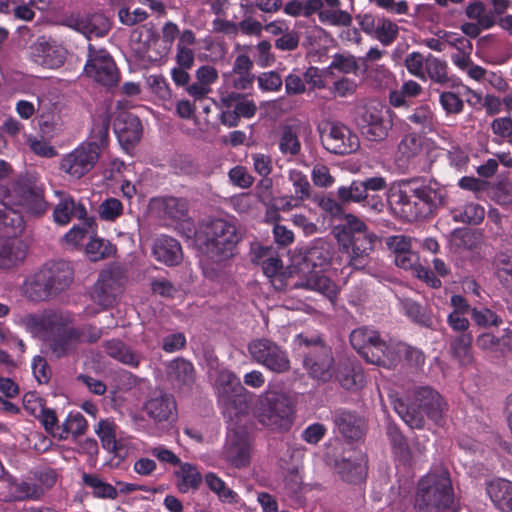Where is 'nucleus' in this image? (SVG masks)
<instances>
[{
	"instance_id": "f257e3e1",
	"label": "nucleus",
	"mask_w": 512,
	"mask_h": 512,
	"mask_svg": "<svg viewBox=\"0 0 512 512\" xmlns=\"http://www.w3.org/2000/svg\"><path fill=\"white\" fill-rule=\"evenodd\" d=\"M446 187L434 178L418 177L402 180L392 188L389 205L399 218L406 222L424 220L437 214L446 205Z\"/></svg>"
},
{
	"instance_id": "f03ea898",
	"label": "nucleus",
	"mask_w": 512,
	"mask_h": 512,
	"mask_svg": "<svg viewBox=\"0 0 512 512\" xmlns=\"http://www.w3.org/2000/svg\"><path fill=\"white\" fill-rule=\"evenodd\" d=\"M446 187L434 178L418 177L402 180L392 188L389 205L399 218L406 222L424 220L437 214L446 205Z\"/></svg>"
},
{
	"instance_id": "7ed1b4c3",
	"label": "nucleus",
	"mask_w": 512,
	"mask_h": 512,
	"mask_svg": "<svg viewBox=\"0 0 512 512\" xmlns=\"http://www.w3.org/2000/svg\"><path fill=\"white\" fill-rule=\"evenodd\" d=\"M242 235L235 221L221 217H211L203 221L196 232V242L202 255L209 261L203 268L206 277L215 278L214 265H224L238 253Z\"/></svg>"
},
{
	"instance_id": "20e7f679",
	"label": "nucleus",
	"mask_w": 512,
	"mask_h": 512,
	"mask_svg": "<svg viewBox=\"0 0 512 512\" xmlns=\"http://www.w3.org/2000/svg\"><path fill=\"white\" fill-rule=\"evenodd\" d=\"M394 411L411 429H422L425 417L434 424L443 420L446 403L438 391L430 386H416L411 391L390 396Z\"/></svg>"
},
{
	"instance_id": "39448f33",
	"label": "nucleus",
	"mask_w": 512,
	"mask_h": 512,
	"mask_svg": "<svg viewBox=\"0 0 512 512\" xmlns=\"http://www.w3.org/2000/svg\"><path fill=\"white\" fill-rule=\"evenodd\" d=\"M344 223L334 227L339 251L345 254L346 265L353 270H362L370 262V253L374 248L376 235L367 225L353 214H345Z\"/></svg>"
},
{
	"instance_id": "423d86ee",
	"label": "nucleus",
	"mask_w": 512,
	"mask_h": 512,
	"mask_svg": "<svg viewBox=\"0 0 512 512\" xmlns=\"http://www.w3.org/2000/svg\"><path fill=\"white\" fill-rule=\"evenodd\" d=\"M69 323L70 319L57 311H48L32 318V325L44 333L45 342L57 359L74 353L83 342L84 329Z\"/></svg>"
},
{
	"instance_id": "0eeeda50",
	"label": "nucleus",
	"mask_w": 512,
	"mask_h": 512,
	"mask_svg": "<svg viewBox=\"0 0 512 512\" xmlns=\"http://www.w3.org/2000/svg\"><path fill=\"white\" fill-rule=\"evenodd\" d=\"M293 344L310 379L324 384L334 377L336 361L333 349L321 334L298 333Z\"/></svg>"
},
{
	"instance_id": "6e6552de",
	"label": "nucleus",
	"mask_w": 512,
	"mask_h": 512,
	"mask_svg": "<svg viewBox=\"0 0 512 512\" xmlns=\"http://www.w3.org/2000/svg\"><path fill=\"white\" fill-rule=\"evenodd\" d=\"M454 491L449 473L428 472L417 484L414 499L415 512H442L452 507Z\"/></svg>"
},
{
	"instance_id": "1a4fd4ad",
	"label": "nucleus",
	"mask_w": 512,
	"mask_h": 512,
	"mask_svg": "<svg viewBox=\"0 0 512 512\" xmlns=\"http://www.w3.org/2000/svg\"><path fill=\"white\" fill-rule=\"evenodd\" d=\"M255 415L264 427L272 431L287 432L293 425L295 410L286 394L268 392L260 396Z\"/></svg>"
},
{
	"instance_id": "9d476101",
	"label": "nucleus",
	"mask_w": 512,
	"mask_h": 512,
	"mask_svg": "<svg viewBox=\"0 0 512 512\" xmlns=\"http://www.w3.org/2000/svg\"><path fill=\"white\" fill-rule=\"evenodd\" d=\"M11 197L14 205L34 218L41 217L48 209L44 185L36 174L28 171L18 175L12 182Z\"/></svg>"
},
{
	"instance_id": "9b49d317",
	"label": "nucleus",
	"mask_w": 512,
	"mask_h": 512,
	"mask_svg": "<svg viewBox=\"0 0 512 512\" xmlns=\"http://www.w3.org/2000/svg\"><path fill=\"white\" fill-rule=\"evenodd\" d=\"M302 263L309 270L326 271L330 266L338 268H350L346 265L345 254L336 255L335 245L325 238H316L309 244L300 248Z\"/></svg>"
},
{
	"instance_id": "f8f14e48",
	"label": "nucleus",
	"mask_w": 512,
	"mask_h": 512,
	"mask_svg": "<svg viewBox=\"0 0 512 512\" xmlns=\"http://www.w3.org/2000/svg\"><path fill=\"white\" fill-rule=\"evenodd\" d=\"M83 72L88 78L108 89L116 87L120 79L119 70L111 54L105 48H97L90 43Z\"/></svg>"
},
{
	"instance_id": "ddd939ff",
	"label": "nucleus",
	"mask_w": 512,
	"mask_h": 512,
	"mask_svg": "<svg viewBox=\"0 0 512 512\" xmlns=\"http://www.w3.org/2000/svg\"><path fill=\"white\" fill-rule=\"evenodd\" d=\"M247 350L253 362L273 373H286L291 368L287 351L269 338L252 339Z\"/></svg>"
},
{
	"instance_id": "4468645a",
	"label": "nucleus",
	"mask_w": 512,
	"mask_h": 512,
	"mask_svg": "<svg viewBox=\"0 0 512 512\" xmlns=\"http://www.w3.org/2000/svg\"><path fill=\"white\" fill-rule=\"evenodd\" d=\"M388 112V109L384 110L373 105L358 108L354 120L361 135L375 142L386 139L392 128Z\"/></svg>"
},
{
	"instance_id": "2eb2a0df",
	"label": "nucleus",
	"mask_w": 512,
	"mask_h": 512,
	"mask_svg": "<svg viewBox=\"0 0 512 512\" xmlns=\"http://www.w3.org/2000/svg\"><path fill=\"white\" fill-rule=\"evenodd\" d=\"M99 155L100 149L94 143H81L61 160L60 168L79 179L94 168Z\"/></svg>"
},
{
	"instance_id": "dca6fc26",
	"label": "nucleus",
	"mask_w": 512,
	"mask_h": 512,
	"mask_svg": "<svg viewBox=\"0 0 512 512\" xmlns=\"http://www.w3.org/2000/svg\"><path fill=\"white\" fill-rule=\"evenodd\" d=\"M113 130L121 147L134 148L141 140L143 127L141 120L128 111H120L113 122Z\"/></svg>"
},
{
	"instance_id": "f3484780",
	"label": "nucleus",
	"mask_w": 512,
	"mask_h": 512,
	"mask_svg": "<svg viewBox=\"0 0 512 512\" xmlns=\"http://www.w3.org/2000/svg\"><path fill=\"white\" fill-rule=\"evenodd\" d=\"M334 468L339 477L348 484H361L367 478V459L361 451H351L335 460Z\"/></svg>"
},
{
	"instance_id": "a211bd4d",
	"label": "nucleus",
	"mask_w": 512,
	"mask_h": 512,
	"mask_svg": "<svg viewBox=\"0 0 512 512\" xmlns=\"http://www.w3.org/2000/svg\"><path fill=\"white\" fill-rule=\"evenodd\" d=\"M327 151L335 155H346L355 152L359 146L358 137L350 129L339 122L331 124L329 133L322 139Z\"/></svg>"
},
{
	"instance_id": "6ab92c4d",
	"label": "nucleus",
	"mask_w": 512,
	"mask_h": 512,
	"mask_svg": "<svg viewBox=\"0 0 512 512\" xmlns=\"http://www.w3.org/2000/svg\"><path fill=\"white\" fill-rule=\"evenodd\" d=\"M119 293V280L111 271H102L93 286L91 298L95 303L102 307V309L106 310L117 303Z\"/></svg>"
},
{
	"instance_id": "aec40b11",
	"label": "nucleus",
	"mask_w": 512,
	"mask_h": 512,
	"mask_svg": "<svg viewBox=\"0 0 512 512\" xmlns=\"http://www.w3.org/2000/svg\"><path fill=\"white\" fill-rule=\"evenodd\" d=\"M49 286H51L52 297H55L65 291L73 281L74 270L70 263L65 260H54L45 263L42 266Z\"/></svg>"
},
{
	"instance_id": "412c9836",
	"label": "nucleus",
	"mask_w": 512,
	"mask_h": 512,
	"mask_svg": "<svg viewBox=\"0 0 512 512\" xmlns=\"http://www.w3.org/2000/svg\"><path fill=\"white\" fill-rule=\"evenodd\" d=\"M71 27L85 36L88 40L92 37L101 38L106 36L110 29L111 23L108 17L103 13L94 12L87 13L83 16L72 18Z\"/></svg>"
},
{
	"instance_id": "4be33fe9",
	"label": "nucleus",
	"mask_w": 512,
	"mask_h": 512,
	"mask_svg": "<svg viewBox=\"0 0 512 512\" xmlns=\"http://www.w3.org/2000/svg\"><path fill=\"white\" fill-rule=\"evenodd\" d=\"M152 255L156 261L168 266L179 265L183 260V251L180 242L169 235H158L152 245Z\"/></svg>"
},
{
	"instance_id": "5701e85b",
	"label": "nucleus",
	"mask_w": 512,
	"mask_h": 512,
	"mask_svg": "<svg viewBox=\"0 0 512 512\" xmlns=\"http://www.w3.org/2000/svg\"><path fill=\"white\" fill-rule=\"evenodd\" d=\"M144 410L155 423L171 424L177 419V405L171 394L160 393L144 404Z\"/></svg>"
},
{
	"instance_id": "b1692460",
	"label": "nucleus",
	"mask_w": 512,
	"mask_h": 512,
	"mask_svg": "<svg viewBox=\"0 0 512 512\" xmlns=\"http://www.w3.org/2000/svg\"><path fill=\"white\" fill-rule=\"evenodd\" d=\"M399 346L400 341H387L379 335L366 362L388 369L395 368L399 364Z\"/></svg>"
},
{
	"instance_id": "393cba45",
	"label": "nucleus",
	"mask_w": 512,
	"mask_h": 512,
	"mask_svg": "<svg viewBox=\"0 0 512 512\" xmlns=\"http://www.w3.org/2000/svg\"><path fill=\"white\" fill-rule=\"evenodd\" d=\"M337 194L344 203H362L363 207H368L374 212H381L384 207L381 196L367 198L361 179L353 180L348 186H340Z\"/></svg>"
},
{
	"instance_id": "a878e982",
	"label": "nucleus",
	"mask_w": 512,
	"mask_h": 512,
	"mask_svg": "<svg viewBox=\"0 0 512 512\" xmlns=\"http://www.w3.org/2000/svg\"><path fill=\"white\" fill-rule=\"evenodd\" d=\"M334 423L348 442L358 441L364 434V420L356 412L339 409L334 414Z\"/></svg>"
},
{
	"instance_id": "bb28decb",
	"label": "nucleus",
	"mask_w": 512,
	"mask_h": 512,
	"mask_svg": "<svg viewBox=\"0 0 512 512\" xmlns=\"http://www.w3.org/2000/svg\"><path fill=\"white\" fill-rule=\"evenodd\" d=\"M252 397L244 388L242 391L233 392L224 396L218 402L222 414L228 422H233L240 416L247 415L250 409Z\"/></svg>"
},
{
	"instance_id": "cd10ccee",
	"label": "nucleus",
	"mask_w": 512,
	"mask_h": 512,
	"mask_svg": "<svg viewBox=\"0 0 512 512\" xmlns=\"http://www.w3.org/2000/svg\"><path fill=\"white\" fill-rule=\"evenodd\" d=\"M386 436L389 440L396 463L403 466L410 465L412 452L408 444V440L395 422L387 421Z\"/></svg>"
},
{
	"instance_id": "c85d7f7f",
	"label": "nucleus",
	"mask_w": 512,
	"mask_h": 512,
	"mask_svg": "<svg viewBox=\"0 0 512 512\" xmlns=\"http://www.w3.org/2000/svg\"><path fill=\"white\" fill-rule=\"evenodd\" d=\"M486 493L500 512H512V481L494 478L486 483Z\"/></svg>"
},
{
	"instance_id": "c756f323",
	"label": "nucleus",
	"mask_w": 512,
	"mask_h": 512,
	"mask_svg": "<svg viewBox=\"0 0 512 512\" xmlns=\"http://www.w3.org/2000/svg\"><path fill=\"white\" fill-rule=\"evenodd\" d=\"M102 347L106 355L117 362L131 368H137L140 365L141 356L121 339L105 340Z\"/></svg>"
},
{
	"instance_id": "7c9ffc66",
	"label": "nucleus",
	"mask_w": 512,
	"mask_h": 512,
	"mask_svg": "<svg viewBox=\"0 0 512 512\" xmlns=\"http://www.w3.org/2000/svg\"><path fill=\"white\" fill-rule=\"evenodd\" d=\"M476 346L481 350L505 354L512 351V330L504 329L500 335L483 332L476 337Z\"/></svg>"
},
{
	"instance_id": "2f4dec72",
	"label": "nucleus",
	"mask_w": 512,
	"mask_h": 512,
	"mask_svg": "<svg viewBox=\"0 0 512 512\" xmlns=\"http://www.w3.org/2000/svg\"><path fill=\"white\" fill-rule=\"evenodd\" d=\"M167 375L177 386L190 388L195 380V369L192 362L177 357L167 365Z\"/></svg>"
},
{
	"instance_id": "473e14b6",
	"label": "nucleus",
	"mask_w": 512,
	"mask_h": 512,
	"mask_svg": "<svg viewBox=\"0 0 512 512\" xmlns=\"http://www.w3.org/2000/svg\"><path fill=\"white\" fill-rule=\"evenodd\" d=\"M153 206L164 217L174 221L183 220L188 214L186 200L174 196H161L152 199Z\"/></svg>"
},
{
	"instance_id": "72a5a7b5",
	"label": "nucleus",
	"mask_w": 512,
	"mask_h": 512,
	"mask_svg": "<svg viewBox=\"0 0 512 512\" xmlns=\"http://www.w3.org/2000/svg\"><path fill=\"white\" fill-rule=\"evenodd\" d=\"M174 476L180 493H187L189 490L197 491L204 479L198 467L190 462H183L174 472Z\"/></svg>"
},
{
	"instance_id": "f704fd0d",
	"label": "nucleus",
	"mask_w": 512,
	"mask_h": 512,
	"mask_svg": "<svg viewBox=\"0 0 512 512\" xmlns=\"http://www.w3.org/2000/svg\"><path fill=\"white\" fill-rule=\"evenodd\" d=\"M26 257V248L22 241L7 239L0 242V268L9 269L22 262Z\"/></svg>"
},
{
	"instance_id": "c9c22d12",
	"label": "nucleus",
	"mask_w": 512,
	"mask_h": 512,
	"mask_svg": "<svg viewBox=\"0 0 512 512\" xmlns=\"http://www.w3.org/2000/svg\"><path fill=\"white\" fill-rule=\"evenodd\" d=\"M46 277L41 267L25 281V293L31 301L41 302L52 298L51 286Z\"/></svg>"
},
{
	"instance_id": "e433bc0d",
	"label": "nucleus",
	"mask_w": 512,
	"mask_h": 512,
	"mask_svg": "<svg viewBox=\"0 0 512 512\" xmlns=\"http://www.w3.org/2000/svg\"><path fill=\"white\" fill-rule=\"evenodd\" d=\"M380 333L368 327L354 329L349 336L353 349L366 361Z\"/></svg>"
},
{
	"instance_id": "4c0bfd02",
	"label": "nucleus",
	"mask_w": 512,
	"mask_h": 512,
	"mask_svg": "<svg viewBox=\"0 0 512 512\" xmlns=\"http://www.w3.org/2000/svg\"><path fill=\"white\" fill-rule=\"evenodd\" d=\"M323 272L320 270H309L302 286L307 290L319 292L327 298L333 299L337 295L336 285Z\"/></svg>"
},
{
	"instance_id": "58836bf2",
	"label": "nucleus",
	"mask_w": 512,
	"mask_h": 512,
	"mask_svg": "<svg viewBox=\"0 0 512 512\" xmlns=\"http://www.w3.org/2000/svg\"><path fill=\"white\" fill-rule=\"evenodd\" d=\"M334 376L336 377L339 385L348 391H355L360 389L364 383V375L359 367H355L351 363H344L335 370Z\"/></svg>"
},
{
	"instance_id": "ea45409f",
	"label": "nucleus",
	"mask_w": 512,
	"mask_h": 512,
	"mask_svg": "<svg viewBox=\"0 0 512 512\" xmlns=\"http://www.w3.org/2000/svg\"><path fill=\"white\" fill-rule=\"evenodd\" d=\"M226 461L234 468H244L250 463V451L247 441L243 438L233 439L225 452Z\"/></svg>"
},
{
	"instance_id": "a19ab883",
	"label": "nucleus",
	"mask_w": 512,
	"mask_h": 512,
	"mask_svg": "<svg viewBox=\"0 0 512 512\" xmlns=\"http://www.w3.org/2000/svg\"><path fill=\"white\" fill-rule=\"evenodd\" d=\"M402 309L404 314L414 323L430 328L433 325V319L429 310L421 303L406 298L402 302Z\"/></svg>"
},
{
	"instance_id": "79ce46f5",
	"label": "nucleus",
	"mask_w": 512,
	"mask_h": 512,
	"mask_svg": "<svg viewBox=\"0 0 512 512\" xmlns=\"http://www.w3.org/2000/svg\"><path fill=\"white\" fill-rule=\"evenodd\" d=\"M215 390L217 401H219L228 394L244 390V386L241 384L235 373L228 369H222L217 373L215 379Z\"/></svg>"
},
{
	"instance_id": "37998d69",
	"label": "nucleus",
	"mask_w": 512,
	"mask_h": 512,
	"mask_svg": "<svg viewBox=\"0 0 512 512\" xmlns=\"http://www.w3.org/2000/svg\"><path fill=\"white\" fill-rule=\"evenodd\" d=\"M110 116L108 114L99 115L92 120L90 135L85 143H94L100 150L108 145Z\"/></svg>"
},
{
	"instance_id": "c03bdc74",
	"label": "nucleus",
	"mask_w": 512,
	"mask_h": 512,
	"mask_svg": "<svg viewBox=\"0 0 512 512\" xmlns=\"http://www.w3.org/2000/svg\"><path fill=\"white\" fill-rule=\"evenodd\" d=\"M82 480L85 486L92 489V494L96 498L116 499L118 490L111 484L103 481L95 474L83 473Z\"/></svg>"
},
{
	"instance_id": "a18cd8bd",
	"label": "nucleus",
	"mask_w": 512,
	"mask_h": 512,
	"mask_svg": "<svg viewBox=\"0 0 512 512\" xmlns=\"http://www.w3.org/2000/svg\"><path fill=\"white\" fill-rule=\"evenodd\" d=\"M495 278L512 295V253H501L495 261Z\"/></svg>"
},
{
	"instance_id": "49530a36",
	"label": "nucleus",
	"mask_w": 512,
	"mask_h": 512,
	"mask_svg": "<svg viewBox=\"0 0 512 512\" xmlns=\"http://www.w3.org/2000/svg\"><path fill=\"white\" fill-rule=\"evenodd\" d=\"M278 147L279 151L283 155L295 156L300 153L301 143L298 137L297 130L294 126H283L279 137Z\"/></svg>"
},
{
	"instance_id": "de8ad7c7",
	"label": "nucleus",
	"mask_w": 512,
	"mask_h": 512,
	"mask_svg": "<svg viewBox=\"0 0 512 512\" xmlns=\"http://www.w3.org/2000/svg\"><path fill=\"white\" fill-rule=\"evenodd\" d=\"M433 112L429 105L422 104L406 116V120L422 133L433 130Z\"/></svg>"
},
{
	"instance_id": "09e8293b",
	"label": "nucleus",
	"mask_w": 512,
	"mask_h": 512,
	"mask_svg": "<svg viewBox=\"0 0 512 512\" xmlns=\"http://www.w3.org/2000/svg\"><path fill=\"white\" fill-rule=\"evenodd\" d=\"M207 487L217 495L221 502L232 503L238 496L235 491L230 489L225 481L221 479L216 473L208 472L204 476Z\"/></svg>"
},
{
	"instance_id": "8fccbe9b",
	"label": "nucleus",
	"mask_w": 512,
	"mask_h": 512,
	"mask_svg": "<svg viewBox=\"0 0 512 512\" xmlns=\"http://www.w3.org/2000/svg\"><path fill=\"white\" fill-rule=\"evenodd\" d=\"M95 432L101 441L103 449L113 452L115 456H119L114 423L107 419L100 420Z\"/></svg>"
},
{
	"instance_id": "3c124183",
	"label": "nucleus",
	"mask_w": 512,
	"mask_h": 512,
	"mask_svg": "<svg viewBox=\"0 0 512 512\" xmlns=\"http://www.w3.org/2000/svg\"><path fill=\"white\" fill-rule=\"evenodd\" d=\"M330 68H335L342 74L357 75L358 71L362 68L360 61L348 52L335 53L330 62Z\"/></svg>"
},
{
	"instance_id": "603ef678",
	"label": "nucleus",
	"mask_w": 512,
	"mask_h": 512,
	"mask_svg": "<svg viewBox=\"0 0 512 512\" xmlns=\"http://www.w3.org/2000/svg\"><path fill=\"white\" fill-rule=\"evenodd\" d=\"M471 320L479 328H489L491 326L499 327L503 323V319L495 311L484 307H473Z\"/></svg>"
},
{
	"instance_id": "864d4df0",
	"label": "nucleus",
	"mask_w": 512,
	"mask_h": 512,
	"mask_svg": "<svg viewBox=\"0 0 512 512\" xmlns=\"http://www.w3.org/2000/svg\"><path fill=\"white\" fill-rule=\"evenodd\" d=\"M425 70L435 83L445 84L448 81L446 61L434 57L430 53L425 59Z\"/></svg>"
},
{
	"instance_id": "5fc2aeb1",
	"label": "nucleus",
	"mask_w": 512,
	"mask_h": 512,
	"mask_svg": "<svg viewBox=\"0 0 512 512\" xmlns=\"http://www.w3.org/2000/svg\"><path fill=\"white\" fill-rule=\"evenodd\" d=\"M0 226L10 228L12 230L11 234L15 236L22 232L25 224L19 212L0 202Z\"/></svg>"
},
{
	"instance_id": "6e6d98bb",
	"label": "nucleus",
	"mask_w": 512,
	"mask_h": 512,
	"mask_svg": "<svg viewBox=\"0 0 512 512\" xmlns=\"http://www.w3.org/2000/svg\"><path fill=\"white\" fill-rule=\"evenodd\" d=\"M74 198L63 194L53 209V220L59 225H67L73 217Z\"/></svg>"
},
{
	"instance_id": "4d7b16f0",
	"label": "nucleus",
	"mask_w": 512,
	"mask_h": 512,
	"mask_svg": "<svg viewBox=\"0 0 512 512\" xmlns=\"http://www.w3.org/2000/svg\"><path fill=\"white\" fill-rule=\"evenodd\" d=\"M32 480L35 486L41 489L42 496L51 489L57 481V473L51 467H37L31 470Z\"/></svg>"
},
{
	"instance_id": "13d9d810",
	"label": "nucleus",
	"mask_w": 512,
	"mask_h": 512,
	"mask_svg": "<svg viewBox=\"0 0 512 512\" xmlns=\"http://www.w3.org/2000/svg\"><path fill=\"white\" fill-rule=\"evenodd\" d=\"M112 244L96 236L91 237L90 241L86 244V254L88 258L93 261H99L108 257L112 252Z\"/></svg>"
},
{
	"instance_id": "bf43d9fd",
	"label": "nucleus",
	"mask_w": 512,
	"mask_h": 512,
	"mask_svg": "<svg viewBox=\"0 0 512 512\" xmlns=\"http://www.w3.org/2000/svg\"><path fill=\"white\" fill-rule=\"evenodd\" d=\"M399 28L397 24L383 17L378 19L375 29L376 39L384 46L390 45L398 36Z\"/></svg>"
},
{
	"instance_id": "052dcab7",
	"label": "nucleus",
	"mask_w": 512,
	"mask_h": 512,
	"mask_svg": "<svg viewBox=\"0 0 512 512\" xmlns=\"http://www.w3.org/2000/svg\"><path fill=\"white\" fill-rule=\"evenodd\" d=\"M474 337L472 332L460 333L450 341L453 357L462 360L469 356Z\"/></svg>"
},
{
	"instance_id": "680f3d73",
	"label": "nucleus",
	"mask_w": 512,
	"mask_h": 512,
	"mask_svg": "<svg viewBox=\"0 0 512 512\" xmlns=\"http://www.w3.org/2000/svg\"><path fill=\"white\" fill-rule=\"evenodd\" d=\"M311 199L324 212L330 214L332 217L342 218L344 215L342 204L338 203L332 196L326 195L324 192L314 193Z\"/></svg>"
},
{
	"instance_id": "e2e57ef3",
	"label": "nucleus",
	"mask_w": 512,
	"mask_h": 512,
	"mask_svg": "<svg viewBox=\"0 0 512 512\" xmlns=\"http://www.w3.org/2000/svg\"><path fill=\"white\" fill-rule=\"evenodd\" d=\"M402 356L408 365L412 367L421 368L425 364V354L420 348L400 341L399 362L401 361Z\"/></svg>"
},
{
	"instance_id": "0e129e2a",
	"label": "nucleus",
	"mask_w": 512,
	"mask_h": 512,
	"mask_svg": "<svg viewBox=\"0 0 512 512\" xmlns=\"http://www.w3.org/2000/svg\"><path fill=\"white\" fill-rule=\"evenodd\" d=\"M289 179L292 182L296 198L307 200L312 198L310 193V183L307 176L299 170H291Z\"/></svg>"
},
{
	"instance_id": "69168bd1",
	"label": "nucleus",
	"mask_w": 512,
	"mask_h": 512,
	"mask_svg": "<svg viewBox=\"0 0 512 512\" xmlns=\"http://www.w3.org/2000/svg\"><path fill=\"white\" fill-rule=\"evenodd\" d=\"M12 493L15 499H39L42 497V491L35 486L34 482L20 481L15 482L11 486Z\"/></svg>"
},
{
	"instance_id": "338daca9",
	"label": "nucleus",
	"mask_w": 512,
	"mask_h": 512,
	"mask_svg": "<svg viewBox=\"0 0 512 512\" xmlns=\"http://www.w3.org/2000/svg\"><path fill=\"white\" fill-rule=\"evenodd\" d=\"M318 16L322 23L333 26H350L352 23V16L341 9L320 11Z\"/></svg>"
},
{
	"instance_id": "774afa93",
	"label": "nucleus",
	"mask_w": 512,
	"mask_h": 512,
	"mask_svg": "<svg viewBox=\"0 0 512 512\" xmlns=\"http://www.w3.org/2000/svg\"><path fill=\"white\" fill-rule=\"evenodd\" d=\"M439 103L447 115L460 114L464 109L463 100L451 91L442 92L439 95Z\"/></svg>"
}]
</instances>
